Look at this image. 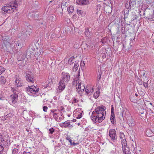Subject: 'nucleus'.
<instances>
[{
  "label": "nucleus",
  "instance_id": "13d9d810",
  "mask_svg": "<svg viewBox=\"0 0 154 154\" xmlns=\"http://www.w3.org/2000/svg\"><path fill=\"white\" fill-rule=\"evenodd\" d=\"M23 154H31L30 152H26L25 151H24Z\"/></svg>",
  "mask_w": 154,
  "mask_h": 154
},
{
  "label": "nucleus",
  "instance_id": "5fc2aeb1",
  "mask_svg": "<svg viewBox=\"0 0 154 154\" xmlns=\"http://www.w3.org/2000/svg\"><path fill=\"white\" fill-rule=\"evenodd\" d=\"M111 154H116L115 150H112L110 152Z\"/></svg>",
  "mask_w": 154,
  "mask_h": 154
},
{
  "label": "nucleus",
  "instance_id": "774afa93",
  "mask_svg": "<svg viewBox=\"0 0 154 154\" xmlns=\"http://www.w3.org/2000/svg\"><path fill=\"white\" fill-rule=\"evenodd\" d=\"M26 131H27V132H29V129H27H27H26Z\"/></svg>",
  "mask_w": 154,
  "mask_h": 154
},
{
  "label": "nucleus",
  "instance_id": "4be33fe9",
  "mask_svg": "<svg viewBox=\"0 0 154 154\" xmlns=\"http://www.w3.org/2000/svg\"><path fill=\"white\" fill-rule=\"evenodd\" d=\"M110 120L112 124H116V121L115 114H111Z\"/></svg>",
  "mask_w": 154,
  "mask_h": 154
},
{
  "label": "nucleus",
  "instance_id": "9d476101",
  "mask_svg": "<svg viewBox=\"0 0 154 154\" xmlns=\"http://www.w3.org/2000/svg\"><path fill=\"white\" fill-rule=\"evenodd\" d=\"M18 95L17 94H14L11 95L9 98V102L13 104L15 103L17 100Z\"/></svg>",
  "mask_w": 154,
  "mask_h": 154
},
{
  "label": "nucleus",
  "instance_id": "1a4fd4ad",
  "mask_svg": "<svg viewBox=\"0 0 154 154\" xmlns=\"http://www.w3.org/2000/svg\"><path fill=\"white\" fill-rule=\"evenodd\" d=\"M109 135L112 140H115L117 139L116 131L115 129L110 130Z\"/></svg>",
  "mask_w": 154,
  "mask_h": 154
},
{
  "label": "nucleus",
  "instance_id": "58836bf2",
  "mask_svg": "<svg viewBox=\"0 0 154 154\" xmlns=\"http://www.w3.org/2000/svg\"><path fill=\"white\" fill-rule=\"evenodd\" d=\"M77 12L78 14L80 15H82V14L83 13V11L79 10H77Z\"/></svg>",
  "mask_w": 154,
  "mask_h": 154
},
{
  "label": "nucleus",
  "instance_id": "6ab92c4d",
  "mask_svg": "<svg viewBox=\"0 0 154 154\" xmlns=\"http://www.w3.org/2000/svg\"><path fill=\"white\" fill-rule=\"evenodd\" d=\"M101 6L100 5L98 4L96 6V13L97 14H100L101 12Z\"/></svg>",
  "mask_w": 154,
  "mask_h": 154
},
{
  "label": "nucleus",
  "instance_id": "f704fd0d",
  "mask_svg": "<svg viewBox=\"0 0 154 154\" xmlns=\"http://www.w3.org/2000/svg\"><path fill=\"white\" fill-rule=\"evenodd\" d=\"M100 42L103 44H105L106 42V38L105 37L104 38L101 39Z\"/></svg>",
  "mask_w": 154,
  "mask_h": 154
},
{
  "label": "nucleus",
  "instance_id": "bf43d9fd",
  "mask_svg": "<svg viewBox=\"0 0 154 154\" xmlns=\"http://www.w3.org/2000/svg\"><path fill=\"white\" fill-rule=\"evenodd\" d=\"M150 151L151 152H154V146H153V147L152 148V149L150 150Z\"/></svg>",
  "mask_w": 154,
  "mask_h": 154
},
{
  "label": "nucleus",
  "instance_id": "0eeeda50",
  "mask_svg": "<svg viewBox=\"0 0 154 154\" xmlns=\"http://www.w3.org/2000/svg\"><path fill=\"white\" fill-rule=\"evenodd\" d=\"M70 121L68 120L64 122L60 123L59 125L62 128H68L70 129L73 126L72 125L70 124Z\"/></svg>",
  "mask_w": 154,
  "mask_h": 154
},
{
  "label": "nucleus",
  "instance_id": "79ce46f5",
  "mask_svg": "<svg viewBox=\"0 0 154 154\" xmlns=\"http://www.w3.org/2000/svg\"><path fill=\"white\" fill-rule=\"evenodd\" d=\"M48 109V107L46 106H44L43 107V111L45 112H47V110Z\"/></svg>",
  "mask_w": 154,
  "mask_h": 154
},
{
  "label": "nucleus",
  "instance_id": "e433bc0d",
  "mask_svg": "<svg viewBox=\"0 0 154 154\" xmlns=\"http://www.w3.org/2000/svg\"><path fill=\"white\" fill-rule=\"evenodd\" d=\"M4 147L2 145L0 144V154H1L3 151Z\"/></svg>",
  "mask_w": 154,
  "mask_h": 154
},
{
  "label": "nucleus",
  "instance_id": "f03ea898",
  "mask_svg": "<svg viewBox=\"0 0 154 154\" xmlns=\"http://www.w3.org/2000/svg\"><path fill=\"white\" fill-rule=\"evenodd\" d=\"M39 90V88L37 86H35L34 85L28 86L25 88V91L28 94H35L38 92Z\"/></svg>",
  "mask_w": 154,
  "mask_h": 154
},
{
  "label": "nucleus",
  "instance_id": "49530a36",
  "mask_svg": "<svg viewBox=\"0 0 154 154\" xmlns=\"http://www.w3.org/2000/svg\"><path fill=\"white\" fill-rule=\"evenodd\" d=\"M81 2L82 0H76V3L80 5H81Z\"/></svg>",
  "mask_w": 154,
  "mask_h": 154
},
{
  "label": "nucleus",
  "instance_id": "8fccbe9b",
  "mask_svg": "<svg viewBox=\"0 0 154 154\" xmlns=\"http://www.w3.org/2000/svg\"><path fill=\"white\" fill-rule=\"evenodd\" d=\"M54 118L56 119V118L58 117L57 116V113H54L53 115Z\"/></svg>",
  "mask_w": 154,
  "mask_h": 154
},
{
  "label": "nucleus",
  "instance_id": "69168bd1",
  "mask_svg": "<svg viewBox=\"0 0 154 154\" xmlns=\"http://www.w3.org/2000/svg\"><path fill=\"white\" fill-rule=\"evenodd\" d=\"M147 12V11L146 10H145L144 11V13H143V15H145V14L146 12Z\"/></svg>",
  "mask_w": 154,
  "mask_h": 154
},
{
  "label": "nucleus",
  "instance_id": "603ef678",
  "mask_svg": "<svg viewBox=\"0 0 154 154\" xmlns=\"http://www.w3.org/2000/svg\"><path fill=\"white\" fill-rule=\"evenodd\" d=\"M81 115H82V113H80L79 115H78V116L76 117V119H80L82 117Z\"/></svg>",
  "mask_w": 154,
  "mask_h": 154
},
{
  "label": "nucleus",
  "instance_id": "de8ad7c7",
  "mask_svg": "<svg viewBox=\"0 0 154 154\" xmlns=\"http://www.w3.org/2000/svg\"><path fill=\"white\" fill-rule=\"evenodd\" d=\"M143 85L144 86L145 88H148V83L147 82H143Z\"/></svg>",
  "mask_w": 154,
  "mask_h": 154
},
{
  "label": "nucleus",
  "instance_id": "9b49d317",
  "mask_svg": "<svg viewBox=\"0 0 154 154\" xmlns=\"http://www.w3.org/2000/svg\"><path fill=\"white\" fill-rule=\"evenodd\" d=\"M77 91L79 93L80 92H82L85 89V86L81 84V81H79L78 86H76Z\"/></svg>",
  "mask_w": 154,
  "mask_h": 154
},
{
  "label": "nucleus",
  "instance_id": "c756f323",
  "mask_svg": "<svg viewBox=\"0 0 154 154\" xmlns=\"http://www.w3.org/2000/svg\"><path fill=\"white\" fill-rule=\"evenodd\" d=\"M132 3V2H130L129 3V5L128 4L126 3L125 4V7L126 8L129 10L131 9V4Z\"/></svg>",
  "mask_w": 154,
  "mask_h": 154
},
{
  "label": "nucleus",
  "instance_id": "7c9ffc66",
  "mask_svg": "<svg viewBox=\"0 0 154 154\" xmlns=\"http://www.w3.org/2000/svg\"><path fill=\"white\" fill-rule=\"evenodd\" d=\"M55 129L53 128H51L49 129V134H52L54 131Z\"/></svg>",
  "mask_w": 154,
  "mask_h": 154
},
{
  "label": "nucleus",
  "instance_id": "09e8293b",
  "mask_svg": "<svg viewBox=\"0 0 154 154\" xmlns=\"http://www.w3.org/2000/svg\"><path fill=\"white\" fill-rule=\"evenodd\" d=\"M133 15H134V16H133V17L132 18V20H136L137 19V16L135 15V14H133Z\"/></svg>",
  "mask_w": 154,
  "mask_h": 154
},
{
  "label": "nucleus",
  "instance_id": "3c124183",
  "mask_svg": "<svg viewBox=\"0 0 154 154\" xmlns=\"http://www.w3.org/2000/svg\"><path fill=\"white\" fill-rule=\"evenodd\" d=\"M66 139L69 142V143H70V144L71 143H72V140L70 138H66Z\"/></svg>",
  "mask_w": 154,
  "mask_h": 154
},
{
  "label": "nucleus",
  "instance_id": "a18cd8bd",
  "mask_svg": "<svg viewBox=\"0 0 154 154\" xmlns=\"http://www.w3.org/2000/svg\"><path fill=\"white\" fill-rule=\"evenodd\" d=\"M78 102V100H77L76 98H74L73 100L72 103L73 104L74 103H77Z\"/></svg>",
  "mask_w": 154,
  "mask_h": 154
},
{
  "label": "nucleus",
  "instance_id": "dca6fc26",
  "mask_svg": "<svg viewBox=\"0 0 154 154\" xmlns=\"http://www.w3.org/2000/svg\"><path fill=\"white\" fill-rule=\"evenodd\" d=\"M148 12L149 13V15L147 16L148 20H154V13L153 14L151 11H149Z\"/></svg>",
  "mask_w": 154,
  "mask_h": 154
},
{
  "label": "nucleus",
  "instance_id": "ea45409f",
  "mask_svg": "<svg viewBox=\"0 0 154 154\" xmlns=\"http://www.w3.org/2000/svg\"><path fill=\"white\" fill-rule=\"evenodd\" d=\"M17 0H15L14 1L13 4H12V6H15L16 7H17V6H18V4L17 3ZM10 4H11V3H10Z\"/></svg>",
  "mask_w": 154,
  "mask_h": 154
},
{
  "label": "nucleus",
  "instance_id": "7ed1b4c3",
  "mask_svg": "<svg viewBox=\"0 0 154 154\" xmlns=\"http://www.w3.org/2000/svg\"><path fill=\"white\" fill-rule=\"evenodd\" d=\"M12 4H8L6 6L3 7L2 10L8 13H13L15 9H16L17 7L15 6H12Z\"/></svg>",
  "mask_w": 154,
  "mask_h": 154
},
{
  "label": "nucleus",
  "instance_id": "f257e3e1",
  "mask_svg": "<svg viewBox=\"0 0 154 154\" xmlns=\"http://www.w3.org/2000/svg\"><path fill=\"white\" fill-rule=\"evenodd\" d=\"M106 107L103 105L96 108L92 113L91 119L97 124L101 122L105 118Z\"/></svg>",
  "mask_w": 154,
  "mask_h": 154
},
{
  "label": "nucleus",
  "instance_id": "a19ab883",
  "mask_svg": "<svg viewBox=\"0 0 154 154\" xmlns=\"http://www.w3.org/2000/svg\"><path fill=\"white\" fill-rule=\"evenodd\" d=\"M114 114V108L113 106L112 105L111 106V114Z\"/></svg>",
  "mask_w": 154,
  "mask_h": 154
},
{
  "label": "nucleus",
  "instance_id": "6e6d98bb",
  "mask_svg": "<svg viewBox=\"0 0 154 154\" xmlns=\"http://www.w3.org/2000/svg\"><path fill=\"white\" fill-rule=\"evenodd\" d=\"M66 2H63L62 3V5L63 6H66Z\"/></svg>",
  "mask_w": 154,
  "mask_h": 154
},
{
  "label": "nucleus",
  "instance_id": "aec40b11",
  "mask_svg": "<svg viewBox=\"0 0 154 154\" xmlns=\"http://www.w3.org/2000/svg\"><path fill=\"white\" fill-rule=\"evenodd\" d=\"M13 116V114L11 113H10L9 114L4 115V119L5 120H7L8 119H10Z\"/></svg>",
  "mask_w": 154,
  "mask_h": 154
},
{
  "label": "nucleus",
  "instance_id": "39448f33",
  "mask_svg": "<svg viewBox=\"0 0 154 154\" xmlns=\"http://www.w3.org/2000/svg\"><path fill=\"white\" fill-rule=\"evenodd\" d=\"M31 32V29H29V27L28 28L26 31H23L21 32V36L25 39H27L29 37Z\"/></svg>",
  "mask_w": 154,
  "mask_h": 154
},
{
  "label": "nucleus",
  "instance_id": "4468645a",
  "mask_svg": "<svg viewBox=\"0 0 154 154\" xmlns=\"http://www.w3.org/2000/svg\"><path fill=\"white\" fill-rule=\"evenodd\" d=\"M120 137L121 140V143L122 146H127V143L125 139V136L124 134H121L120 135Z\"/></svg>",
  "mask_w": 154,
  "mask_h": 154
},
{
  "label": "nucleus",
  "instance_id": "a878e982",
  "mask_svg": "<svg viewBox=\"0 0 154 154\" xmlns=\"http://www.w3.org/2000/svg\"><path fill=\"white\" fill-rule=\"evenodd\" d=\"M98 91H96V92L93 94L94 97L95 99L97 98L100 95V91L98 89Z\"/></svg>",
  "mask_w": 154,
  "mask_h": 154
},
{
  "label": "nucleus",
  "instance_id": "cd10ccee",
  "mask_svg": "<svg viewBox=\"0 0 154 154\" xmlns=\"http://www.w3.org/2000/svg\"><path fill=\"white\" fill-rule=\"evenodd\" d=\"M134 121L132 120L129 121L128 122V125L129 126L131 127L134 126Z\"/></svg>",
  "mask_w": 154,
  "mask_h": 154
},
{
  "label": "nucleus",
  "instance_id": "680f3d73",
  "mask_svg": "<svg viewBox=\"0 0 154 154\" xmlns=\"http://www.w3.org/2000/svg\"><path fill=\"white\" fill-rule=\"evenodd\" d=\"M56 111V110L55 109H52V110H51V111L53 113H54V112Z\"/></svg>",
  "mask_w": 154,
  "mask_h": 154
},
{
  "label": "nucleus",
  "instance_id": "a211bd4d",
  "mask_svg": "<svg viewBox=\"0 0 154 154\" xmlns=\"http://www.w3.org/2000/svg\"><path fill=\"white\" fill-rule=\"evenodd\" d=\"M85 35L88 38H90L92 35V33L89 29L88 28H86L85 29L84 32Z\"/></svg>",
  "mask_w": 154,
  "mask_h": 154
},
{
  "label": "nucleus",
  "instance_id": "e2e57ef3",
  "mask_svg": "<svg viewBox=\"0 0 154 154\" xmlns=\"http://www.w3.org/2000/svg\"><path fill=\"white\" fill-rule=\"evenodd\" d=\"M76 120L75 119H73L72 120L73 122H76Z\"/></svg>",
  "mask_w": 154,
  "mask_h": 154
},
{
  "label": "nucleus",
  "instance_id": "2f4dec72",
  "mask_svg": "<svg viewBox=\"0 0 154 154\" xmlns=\"http://www.w3.org/2000/svg\"><path fill=\"white\" fill-rule=\"evenodd\" d=\"M130 100L134 103H135V102L136 101V99H135V98L134 97V96H132L131 97H130Z\"/></svg>",
  "mask_w": 154,
  "mask_h": 154
},
{
  "label": "nucleus",
  "instance_id": "4c0bfd02",
  "mask_svg": "<svg viewBox=\"0 0 154 154\" xmlns=\"http://www.w3.org/2000/svg\"><path fill=\"white\" fill-rule=\"evenodd\" d=\"M101 75L102 74L100 72L98 74L97 80L98 81H99L100 79Z\"/></svg>",
  "mask_w": 154,
  "mask_h": 154
},
{
  "label": "nucleus",
  "instance_id": "2eb2a0df",
  "mask_svg": "<svg viewBox=\"0 0 154 154\" xmlns=\"http://www.w3.org/2000/svg\"><path fill=\"white\" fill-rule=\"evenodd\" d=\"M104 11L106 13L109 14L112 12V9L110 6L106 5L104 6Z\"/></svg>",
  "mask_w": 154,
  "mask_h": 154
},
{
  "label": "nucleus",
  "instance_id": "393cba45",
  "mask_svg": "<svg viewBox=\"0 0 154 154\" xmlns=\"http://www.w3.org/2000/svg\"><path fill=\"white\" fill-rule=\"evenodd\" d=\"M6 82L5 78L3 76L0 77V83L1 84H4Z\"/></svg>",
  "mask_w": 154,
  "mask_h": 154
},
{
  "label": "nucleus",
  "instance_id": "37998d69",
  "mask_svg": "<svg viewBox=\"0 0 154 154\" xmlns=\"http://www.w3.org/2000/svg\"><path fill=\"white\" fill-rule=\"evenodd\" d=\"M129 11V10H128V11L125 14H124V18L125 19V18H127L128 17V12Z\"/></svg>",
  "mask_w": 154,
  "mask_h": 154
},
{
  "label": "nucleus",
  "instance_id": "f3484780",
  "mask_svg": "<svg viewBox=\"0 0 154 154\" xmlns=\"http://www.w3.org/2000/svg\"><path fill=\"white\" fill-rule=\"evenodd\" d=\"M122 149L124 154H130V150L129 148L127 146H122Z\"/></svg>",
  "mask_w": 154,
  "mask_h": 154
},
{
  "label": "nucleus",
  "instance_id": "0e129e2a",
  "mask_svg": "<svg viewBox=\"0 0 154 154\" xmlns=\"http://www.w3.org/2000/svg\"><path fill=\"white\" fill-rule=\"evenodd\" d=\"M143 76L144 77H145V78H146V77L147 75H146L145 73L144 72L143 75Z\"/></svg>",
  "mask_w": 154,
  "mask_h": 154
},
{
  "label": "nucleus",
  "instance_id": "412c9836",
  "mask_svg": "<svg viewBox=\"0 0 154 154\" xmlns=\"http://www.w3.org/2000/svg\"><path fill=\"white\" fill-rule=\"evenodd\" d=\"M94 91V88H90L89 89H87V87H86L85 88V91L86 92V93L88 94H92L93 93Z\"/></svg>",
  "mask_w": 154,
  "mask_h": 154
},
{
  "label": "nucleus",
  "instance_id": "ddd939ff",
  "mask_svg": "<svg viewBox=\"0 0 154 154\" xmlns=\"http://www.w3.org/2000/svg\"><path fill=\"white\" fill-rule=\"evenodd\" d=\"M78 75H77L76 77L74 79V81L72 82V85L73 86H76V87L77 86H78V82L79 81H81L79 79V76H80V72L79 70L78 71Z\"/></svg>",
  "mask_w": 154,
  "mask_h": 154
},
{
  "label": "nucleus",
  "instance_id": "6e6552de",
  "mask_svg": "<svg viewBox=\"0 0 154 154\" xmlns=\"http://www.w3.org/2000/svg\"><path fill=\"white\" fill-rule=\"evenodd\" d=\"M62 79L61 80L62 82H64L67 84L70 79V75L68 73L63 72L62 73Z\"/></svg>",
  "mask_w": 154,
  "mask_h": 154
},
{
  "label": "nucleus",
  "instance_id": "c03bdc74",
  "mask_svg": "<svg viewBox=\"0 0 154 154\" xmlns=\"http://www.w3.org/2000/svg\"><path fill=\"white\" fill-rule=\"evenodd\" d=\"M62 119V118L61 117H60L59 118L57 117L56 119V120L58 122H60Z\"/></svg>",
  "mask_w": 154,
  "mask_h": 154
},
{
  "label": "nucleus",
  "instance_id": "473e14b6",
  "mask_svg": "<svg viewBox=\"0 0 154 154\" xmlns=\"http://www.w3.org/2000/svg\"><path fill=\"white\" fill-rule=\"evenodd\" d=\"M18 152V149L17 148H14L12 151V154H17Z\"/></svg>",
  "mask_w": 154,
  "mask_h": 154
},
{
  "label": "nucleus",
  "instance_id": "72a5a7b5",
  "mask_svg": "<svg viewBox=\"0 0 154 154\" xmlns=\"http://www.w3.org/2000/svg\"><path fill=\"white\" fill-rule=\"evenodd\" d=\"M74 58V56H72L68 60V63L70 64H71L72 63V62Z\"/></svg>",
  "mask_w": 154,
  "mask_h": 154
},
{
  "label": "nucleus",
  "instance_id": "338daca9",
  "mask_svg": "<svg viewBox=\"0 0 154 154\" xmlns=\"http://www.w3.org/2000/svg\"><path fill=\"white\" fill-rule=\"evenodd\" d=\"M35 48H32V50H33V51H35Z\"/></svg>",
  "mask_w": 154,
  "mask_h": 154
},
{
  "label": "nucleus",
  "instance_id": "052dcab7",
  "mask_svg": "<svg viewBox=\"0 0 154 154\" xmlns=\"http://www.w3.org/2000/svg\"><path fill=\"white\" fill-rule=\"evenodd\" d=\"M82 65L83 66L85 65V63H84V61H83V64L82 63V62L81 63V66Z\"/></svg>",
  "mask_w": 154,
  "mask_h": 154
},
{
  "label": "nucleus",
  "instance_id": "20e7f679",
  "mask_svg": "<svg viewBox=\"0 0 154 154\" xmlns=\"http://www.w3.org/2000/svg\"><path fill=\"white\" fill-rule=\"evenodd\" d=\"M26 79L27 81L33 83L34 82L33 75L32 72L29 71L26 72Z\"/></svg>",
  "mask_w": 154,
  "mask_h": 154
},
{
  "label": "nucleus",
  "instance_id": "c85d7f7f",
  "mask_svg": "<svg viewBox=\"0 0 154 154\" xmlns=\"http://www.w3.org/2000/svg\"><path fill=\"white\" fill-rule=\"evenodd\" d=\"M5 70V68L2 66H0V75L2 74Z\"/></svg>",
  "mask_w": 154,
  "mask_h": 154
},
{
  "label": "nucleus",
  "instance_id": "864d4df0",
  "mask_svg": "<svg viewBox=\"0 0 154 154\" xmlns=\"http://www.w3.org/2000/svg\"><path fill=\"white\" fill-rule=\"evenodd\" d=\"M11 90H12V91H13V92L14 93V94H16V91H16V89H14V88H12L11 89Z\"/></svg>",
  "mask_w": 154,
  "mask_h": 154
},
{
  "label": "nucleus",
  "instance_id": "b1692460",
  "mask_svg": "<svg viewBox=\"0 0 154 154\" xmlns=\"http://www.w3.org/2000/svg\"><path fill=\"white\" fill-rule=\"evenodd\" d=\"M74 10V7L72 5H70L67 8L68 12L69 13H72L73 12Z\"/></svg>",
  "mask_w": 154,
  "mask_h": 154
},
{
  "label": "nucleus",
  "instance_id": "5701e85b",
  "mask_svg": "<svg viewBox=\"0 0 154 154\" xmlns=\"http://www.w3.org/2000/svg\"><path fill=\"white\" fill-rule=\"evenodd\" d=\"M81 5H88L90 4L89 0H82Z\"/></svg>",
  "mask_w": 154,
  "mask_h": 154
},
{
  "label": "nucleus",
  "instance_id": "4d7b16f0",
  "mask_svg": "<svg viewBox=\"0 0 154 154\" xmlns=\"http://www.w3.org/2000/svg\"><path fill=\"white\" fill-rule=\"evenodd\" d=\"M71 144V145H73L74 146H75V145H77L78 144V143H75L74 142H72V143Z\"/></svg>",
  "mask_w": 154,
  "mask_h": 154
},
{
  "label": "nucleus",
  "instance_id": "bb28decb",
  "mask_svg": "<svg viewBox=\"0 0 154 154\" xmlns=\"http://www.w3.org/2000/svg\"><path fill=\"white\" fill-rule=\"evenodd\" d=\"M78 66L79 64L77 63H75L72 69L73 71L75 72L78 69Z\"/></svg>",
  "mask_w": 154,
  "mask_h": 154
},
{
  "label": "nucleus",
  "instance_id": "423d86ee",
  "mask_svg": "<svg viewBox=\"0 0 154 154\" xmlns=\"http://www.w3.org/2000/svg\"><path fill=\"white\" fill-rule=\"evenodd\" d=\"M66 87V83L64 82L60 81L59 83L57 91L58 93H60L63 91Z\"/></svg>",
  "mask_w": 154,
  "mask_h": 154
},
{
  "label": "nucleus",
  "instance_id": "f8f14e48",
  "mask_svg": "<svg viewBox=\"0 0 154 154\" xmlns=\"http://www.w3.org/2000/svg\"><path fill=\"white\" fill-rule=\"evenodd\" d=\"M15 85L17 87H21L23 85L22 80L19 77H16Z\"/></svg>",
  "mask_w": 154,
  "mask_h": 154
},
{
  "label": "nucleus",
  "instance_id": "c9c22d12",
  "mask_svg": "<svg viewBox=\"0 0 154 154\" xmlns=\"http://www.w3.org/2000/svg\"><path fill=\"white\" fill-rule=\"evenodd\" d=\"M30 52L31 53H30V52L29 53H27V54H28L29 57L31 58L33 57V55H34V54L33 52H32L31 51Z\"/></svg>",
  "mask_w": 154,
  "mask_h": 154
}]
</instances>
